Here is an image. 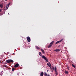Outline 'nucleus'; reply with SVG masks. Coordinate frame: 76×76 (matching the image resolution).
Returning a JSON list of instances; mask_svg holds the SVG:
<instances>
[{
  "instance_id": "1",
  "label": "nucleus",
  "mask_w": 76,
  "mask_h": 76,
  "mask_svg": "<svg viewBox=\"0 0 76 76\" xmlns=\"http://www.w3.org/2000/svg\"><path fill=\"white\" fill-rule=\"evenodd\" d=\"M42 57L43 58H44V60H45V61H47V62H48V64H50V62H48V59H47V58H46V57H45V56L44 55H43L42 56Z\"/></svg>"
},
{
  "instance_id": "2",
  "label": "nucleus",
  "mask_w": 76,
  "mask_h": 76,
  "mask_svg": "<svg viewBox=\"0 0 76 76\" xmlns=\"http://www.w3.org/2000/svg\"><path fill=\"white\" fill-rule=\"evenodd\" d=\"M54 41H52L50 44L49 45V46L48 47V48H51V47L53 45V44H54Z\"/></svg>"
},
{
  "instance_id": "3",
  "label": "nucleus",
  "mask_w": 76,
  "mask_h": 76,
  "mask_svg": "<svg viewBox=\"0 0 76 76\" xmlns=\"http://www.w3.org/2000/svg\"><path fill=\"white\" fill-rule=\"evenodd\" d=\"M7 63H13V61L12 59H8L6 61Z\"/></svg>"
},
{
  "instance_id": "4",
  "label": "nucleus",
  "mask_w": 76,
  "mask_h": 76,
  "mask_svg": "<svg viewBox=\"0 0 76 76\" xmlns=\"http://www.w3.org/2000/svg\"><path fill=\"white\" fill-rule=\"evenodd\" d=\"M26 39L28 42H30L31 41V39H30V37H27Z\"/></svg>"
},
{
  "instance_id": "5",
  "label": "nucleus",
  "mask_w": 76,
  "mask_h": 76,
  "mask_svg": "<svg viewBox=\"0 0 76 76\" xmlns=\"http://www.w3.org/2000/svg\"><path fill=\"white\" fill-rule=\"evenodd\" d=\"M63 39H61L59 41H57L56 42V44H57L58 43H60V42H61V41H63Z\"/></svg>"
},
{
  "instance_id": "6",
  "label": "nucleus",
  "mask_w": 76,
  "mask_h": 76,
  "mask_svg": "<svg viewBox=\"0 0 76 76\" xmlns=\"http://www.w3.org/2000/svg\"><path fill=\"white\" fill-rule=\"evenodd\" d=\"M56 52H59L60 51V49H57L54 50Z\"/></svg>"
},
{
  "instance_id": "7",
  "label": "nucleus",
  "mask_w": 76,
  "mask_h": 76,
  "mask_svg": "<svg viewBox=\"0 0 76 76\" xmlns=\"http://www.w3.org/2000/svg\"><path fill=\"white\" fill-rule=\"evenodd\" d=\"M18 66H19V64H17L16 65H15L14 66V67H18Z\"/></svg>"
},
{
  "instance_id": "8",
  "label": "nucleus",
  "mask_w": 76,
  "mask_h": 76,
  "mask_svg": "<svg viewBox=\"0 0 76 76\" xmlns=\"http://www.w3.org/2000/svg\"><path fill=\"white\" fill-rule=\"evenodd\" d=\"M43 75H44V72H41L40 74V76H43Z\"/></svg>"
},
{
  "instance_id": "9",
  "label": "nucleus",
  "mask_w": 76,
  "mask_h": 76,
  "mask_svg": "<svg viewBox=\"0 0 76 76\" xmlns=\"http://www.w3.org/2000/svg\"><path fill=\"white\" fill-rule=\"evenodd\" d=\"M47 65L49 67H50V68L51 67V64H48V63H47Z\"/></svg>"
},
{
  "instance_id": "10",
  "label": "nucleus",
  "mask_w": 76,
  "mask_h": 76,
  "mask_svg": "<svg viewBox=\"0 0 76 76\" xmlns=\"http://www.w3.org/2000/svg\"><path fill=\"white\" fill-rule=\"evenodd\" d=\"M41 50L43 54L45 53V51H44V50H43V49H41Z\"/></svg>"
},
{
  "instance_id": "11",
  "label": "nucleus",
  "mask_w": 76,
  "mask_h": 76,
  "mask_svg": "<svg viewBox=\"0 0 76 76\" xmlns=\"http://www.w3.org/2000/svg\"><path fill=\"white\" fill-rule=\"evenodd\" d=\"M3 7V5L2 4H0V7H1V9H2Z\"/></svg>"
},
{
  "instance_id": "12",
  "label": "nucleus",
  "mask_w": 76,
  "mask_h": 76,
  "mask_svg": "<svg viewBox=\"0 0 76 76\" xmlns=\"http://www.w3.org/2000/svg\"><path fill=\"white\" fill-rule=\"evenodd\" d=\"M3 74V71H2L1 72H0V75L2 76V75Z\"/></svg>"
},
{
  "instance_id": "13",
  "label": "nucleus",
  "mask_w": 76,
  "mask_h": 76,
  "mask_svg": "<svg viewBox=\"0 0 76 76\" xmlns=\"http://www.w3.org/2000/svg\"><path fill=\"white\" fill-rule=\"evenodd\" d=\"M36 47L37 49V50H39L40 49V48H39V47H38V46H36Z\"/></svg>"
},
{
  "instance_id": "14",
  "label": "nucleus",
  "mask_w": 76,
  "mask_h": 76,
  "mask_svg": "<svg viewBox=\"0 0 76 76\" xmlns=\"http://www.w3.org/2000/svg\"><path fill=\"white\" fill-rule=\"evenodd\" d=\"M65 74H68L69 73V72L66 71H65Z\"/></svg>"
},
{
  "instance_id": "15",
  "label": "nucleus",
  "mask_w": 76,
  "mask_h": 76,
  "mask_svg": "<svg viewBox=\"0 0 76 76\" xmlns=\"http://www.w3.org/2000/svg\"><path fill=\"white\" fill-rule=\"evenodd\" d=\"M54 70L55 72L57 71V67H56V66H55Z\"/></svg>"
},
{
  "instance_id": "16",
  "label": "nucleus",
  "mask_w": 76,
  "mask_h": 76,
  "mask_svg": "<svg viewBox=\"0 0 76 76\" xmlns=\"http://www.w3.org/2000/svg\"><path fill=\"white\" fill-rule=\"evenodd\" d=\"M39 56H42V54H41V52H39Z\"/></svg>"
},
{
  "instance_id": "17",
  "label": "nucleus",
  "mask_w": 76,
  "mask_h": 76,
  "mask_svg": "<svg viewBox=\"0 0 76 76\" xmlns=\"http://www.w3.org/2000/svg\"><path fill=\"white\" fill-rule=\"evenodd\" d=\"M44 76H47V74L46 72H44Z\"/></svg>"
},
{
  "instance_id": "18",
  "label": "nucleus",
  "mask_w": 76,
  "mask_h": 76,
  "mask_svg": "<svg viewBox=\"0 0 76 76\" xmlns=\"http://www.w3.org/2000/svg\"><path fill=\"white\" fill-rule=\"evenodd\" d=\"M56 73L55 74L56 75H58V73L57 72V71H55Z\"/></svg>"
},
{
  "instance_id": "19",
  "label": "nucleus",
  "mask_w": 76,
  "mask_h": 76,
  "mask_svg": "<svg viewBox=\"0 0 76 76\" xmlns=\"http://www.w3.org/2000/svg\"><path fill=\"white\" fill-rule=\"evenodd\" d=\"M72 66L73 67H74V68H75L76 67V66H75L73 64H72Z\"/></svg>"
},
{
  "instance_id": "20",
  "label": "nucleus",
  "mask_w": 76,
  "mask_h": 76,
  "mask_svg": "<svg viewBox=\"0 0 76 76\" xmlns=\"http://www.w3.org/2000/svg\"><path fill=\"white\" fill-rule=\"evenodd\" d=\"M15 70V69L13 68H12V71H14Z\"/></svg>"
},
{
  "instance_id": "21",
  "label": "nucleus",
  "mask_w": 76,
  "mask_h": 76,
  "mask_svg": "<svg viewBox=\"0 0 76 76\" xmlns=\"http://www.w3.org/2000/svg\"><path fill=\"white\" fill-rule=\"evenodd\" d=\"M6 7L7 9H6L5 10H7V9H8V7H7V6H6Z\"/></svg>"
},
{
  "instance_id": "22",
  "label": "nucleus",
  "mask_w": 76,
  "mask_h": 76,
  "mask_svg": "<svg viewBox=\"0 0 76 76\" xmlns=\"http://www.w3.org/2000/svg\"><path fill=\"white\" fill-rule=\"evenodd\" d=\"M10 3H9L7 5H8V7H9V5H10Z\"/></svg>"
},
{
  "instance_id": "23",
  "label": "nucleus",
  "mask_w": 76,
  "mask_h": 76,
  "mask_svg": "<svg viewBox=\"0 0 76 76\" xmlns=\"http://www.w3.org/2000/svg\"><path fill=\"white\" fill-rule=\"evenodd\" d=\"M52 69L54 70V67H52Z\"/></svg>"
},
{
  "instance_id": "24",
  "label": "nucleus",
  "mask_w": 76,
  "mask_h": 76,
  "mask_svg": "<svg viewBox=\"0 0 76 76\" xmlns=\"http://www.w3.org/2000/svg\"><path fill=\"white\" fill-rule=\"evenodd\" d=\"M1 10H2V9H0V12H1Z\"/></svg>"
},
{
  "instance_id": "25",
  "label": "nucleus",
  "mask_w": 76,
  "mask_h": 76,
  "mask_svg": "<svg viewBox=\"0 0 76 76\" xmlns=\"http://www.w3.org/2000/svg\"><path fill=\"white\" fill-rule=\"evenodd\" d=\"M67 69H68V70H69V67H68L67 68Z\"/></svg>"
},
{
  "instance_id": "26",
  "label": "nucleus",
  "mask_w": 76,
  "mask_h": 76,
  "mask_svg": "<svg viewBox=\"0 0 76 76\" xmlns=\"http://www.w3.org/2000/svg\"><path fill=\"white\" fill-rule=\"evenodd\" d=\"M5 67H7V65H5Z\"/></svg>"
},
{
  "instance_id": "27",
  "label": "nucleus",
  "mask_w": 76,
  "mask_h": 76,
  "mask_svg": "<svg viewBox=\"0 0 76 76\" xmlns=\"http://www.w3.org/2000/svg\"><path fill=\"white\" fill-rule=\"evenodd\" d=\"M47 72H48V70H47Z\"/></svg>"
},
{
  "instance_id": "28",
  "label": "nucleus",
  "mask_w": 76,
  "mask_h": 76,
  "mask_svg": "<svg viewBox=\"0 0 76 76\" xmlns=\"http://www.w3.org/2000/svg\"><path fill=\"white\" fill-rule=\"evenodd\" d=\"M47 76H50V75H48Z\"/></svg>"
},
{
  "instance_id": "29",
  "label": "nucleus",
  "mask_w": 76,
  "mask_h": 76,
  "mask_svg": "<svg viewBox=\"0 0 76 76\" xmlns=\"http://www.w3.org/2000/svg\"><path fill=\"white\" fill-rule=\"evenodd\" d=\"M61 53H63V52H62V51H61Z\"/></svg>"
},
{
  "instance_id": "30",
  "label": "nucleus",
  "mask_w": 76,
  "mask_h": 76,
  "mask_svg": "<svg viewBox=\"0 0 76 76\" xmlns=\"http://www.w3.org/2000/svg\"><path fill=\"white\" fill-rule=\"evenodd\" d=\"M6 1H7V0H5Z\"/></svg>"
},
{
  "instance_id": "31",
  "label": "nucleus",
  "mask_w": 76,
  "mask_h": 76,
  "mask_svg": "<svg viewBox=\"0 0 76 76\" xmlns=\"http://www.w3.org/2000/svg\"><path fill=\"white\" fill-rule=\"evenodd\" d=\"M8 14H9V13H8Z\"/></svg>"
},
{
  "instance_id": "32",
  "label": "nucleus",
  "mask_w": 76,
  "mask_h": 76,
  "mask_svg": "<svg viewBox=\"0 0 76 76\" xmlns=\"http://www.w3.org/2000/svg\"><path fill=\"white\" fill-rule=\"evenodd\" d=\"M52 72H53V71H52Z\"/></svg>"
}]
</instances>
